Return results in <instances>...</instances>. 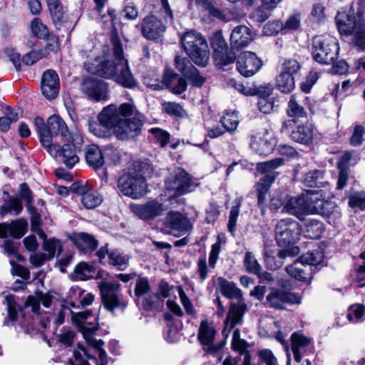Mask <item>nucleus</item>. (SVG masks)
Returning a JSON list of instances; mask_svg holds the SVG:
<instances>
[{"label": "nucleus", "mask_w": 365, "mask_h": 365, "mask_svg": "<svg viewBox=\"0 0 365 365\" xmlns=\"http://www.w3.org/2000/svg\"><path fill=\"white\" fill-rule=\"evenodd\" d=\"M300 65L299 62L295 59H287L282 64V71L281 73H286L294 76V74L297 73L300 70Z\"/></svg>", "instance_id": "nucleus-63"}, {"label": "nucleus", "mask_w": 365, "mask_h": 365, "mask_svg": "<svg viewBox=\"0 0 365 365\" xmlns=\"http://www.w3.org/2000/svg\"><path fill=\"white\" fill-rule=\"evenodd\" d=\"M128 261L129 257L127 255H124L117 250L112 251L108 254V263L120 270L127 268Z\"/></svg>", "instance_id": "nucleus-40"}, {"label": "nucleus", "mask_w": 365, "mask_h": 365, "mask_svg": "<svg viewBox=\"0 0 365 365\" xmlns=\"http://www.w3.org/2000/svg\"><path fill=\"white\" fill-rule=\"evenodd\" d=\"M165 225L170 228L171 232L177 231L185 233L192 227L188 218L179 212L170 211L168 213Z\"/></svg>", "instance_id": "nucleus-23"}, {"label": "nucleus", "mask_w": 365, "mask_h": 365, "mask_svg": "<svg viewBox=\"0 0 365 365\" xmlns=\"http://www.w3.org/2000/svg\"><path fill=\"white\" fill-rule=\"evenodd\" d=\"M176 68L182 73L184 76H186L192 71H195V67L192 64L190 61L186 57L176 56L175 59Z\"/></svg>", "instance_id": "nucleus-51"}, {"label": "nucleus", "mask_w": 365, "mask_h": 365, "mask_svg": "<svg viewBox=\"0 0 365 365\" xmlns=\"http://www.w3.org/2000/svg\"><path fill=\"white\" fill-rule=\"evenodd\" d=\"M102 304L104 308L113 313L115 310L119 309L123 312L127 302L123 299L122 295L119 293L120 284L117 282H102L98 285Z\"/></svg>", "instance_id": "nucleus-7"}, {"label": "nucleus", "mask_w": 365, "mask_h": 365, "mask_svg": "<svg viewBox=\"0 0 365 365\" xmlns=\"http://www.w3.org/2000/svg\"><path fill=\"white\" fill-rule=\"evenodd\" d=\"M111 41L113 46V56L119 60L120 66L114 79L120 86L127 88H133L136 86L137 81L131 73L128 61L124 58L122 43L119 38L114 35L112 36Z\"/></svg>", "instance_id": "nucleus-8"}, {"label": "nucleus", "mask_w": 365, "mask_h": 365, "mask_svg": "<svg viewBox=\"0 0 365 365\" xmlns=\"http://www.w3.org/2000/svg\"><path fill=\"white\" fill-rule=\"evenodd\" d=\"M48 129L46 135L48 136V146L53 145V138L60 135L63 142L72 143L74 146L79 147L83 143L81 135L77 132L71 131L65 121L58 115H53L47 120Z\"/></svg>", "instance_id": "nucleus-5"}, {"label": "nucleus", "mask_w": 365, "mask_h": 365, "mask_svg": "<svg viewBox=\"0 0 365 365\" xmlns=\"http://www.w3.org/2000/svg\"><path fill=\"white\" fill-rule=\"evenodd\" d=\"M120 192L133 199H139L147 193V184L141 175L125 174L118 182Z\"/></svg>", "instance_id": "nucleus-10"}, {"label": "nucleus", "mask_w": 365, "mask_h": 365, "mask_svg": "<svg viewBox=\"0 0 365 365\" xmlns=\"http://www.w3.org/2000/svg\"><path fill=\"white\" fill-rule=\"evenodd\" d=\"M275 145V140L267 132H259L251 137L250 147L260 155H269Z\"/></svg>", "instance_id": "nucleus-19"}, {"label": "nucleus", "mask_w": 365, "mask_h": 365, "mask_svg": "<svg viewBox=\"0 0 365 365\" xmlns=\"http://www.w3.org/2000/svg\"><path fill=\"white\" fill-rule=\"evenodd\" d=\"M142 126V120L138 117L123 118L120 125L117 126L114 135L118 140H129L140 133Z\"/></svg>", "instance_id": "nucleus-17"}, {"label": "nucleus", "mask_w": 365, "mask_h": 365, "mask_svg": "<svg viewBox=\"0 0 365 365\" xmlns=\"http://www.w3.org/2000/svg\"><path fill=\"white\" fill-rule=\"evenodd\" d=\"M6 302L7 305L8 316L11 322H14L16 321L18 317V311L19 310V306L16 303L12 297L7 296L6 297Z\"/></svg>", "instance_id": "nucleus-61"}, {"label": "nucleus", "mask_w": 365, "mask_h": 365, "mask_svg": "<svg viewBox=\"0 0 365 365\" xmlns=\"http://www.w3.org/2000/svg\"><path fill=\"white\" fill-rule=\"evenodd\" d=\"M135 294L138 297L148 294L151 291V287L147 277H139L136 280Z\"/></svg>", "instance_id": "nucleus-56"}, {"label": "nucleus", "mask_w": 365, "mask_h": 365, "mask_svg": "<svg viewBox=\"0 0 365 365\" xmlns=\"http://www.w3.org/2000/svg\"><path fill=\"white\" fill-rule=\"evenodd\" d=\"M260 364L259 365H277V360L270 350L265 349L259 352Z\"/></svg>", "instance_id": "nucleus-64"}, {"label": "nucleus", "mask_w": 365, "mask_h": 365, "mask_svg": "<svg viewBox=\"0 0 365 365\" xmlns=\"http://www.w3.org/2000/svg\"><path fill=\"white\" fill-rule=\"evenodd\" d=\"M286 271L292 277L299 281L309 280L312 269L304 264L301 260L286 267Z\"/></svg>", "instance_id": "nucleus-34"}, {"label": "nucleus", "mask_w": 365, "mask_h": 365, "mask_svg": "<svg viewBox=\"0 0 365 365\" xmlns=\"http://www.w3.org/2000/svg\"><path fill=\"white\" fill-rule=\"evenodd\" d=\"M247 310V306L245 300L230 303L228 312L224 321L223 335L227 336L232 330L242 324Z\"/></svg>", "instance_id": "nucleus-12"}, {"label": "nucleus", "mask_w": 365, "mask_h": 365, "mask_svg": "<svg viewBox=\"0 0 365 365\" xmlns=\"http://www.w3.org/2000/svg\"><path fill=\"white\" fill-rule=\"evenodd\" d=\"M10 227V235L14 238H21L26 231L27 222L23 218L13 220L9 224Z\"/></svg>", "instance_id": "nucleus-42"}, {"label": "nucleus", "mask_w": 365, "mask_h": 365, "mask_svg": "<svg viewBox=\"0 0 365 365\" xmlns=\"http://www.w3.org/2000/svg\"><path fill=\"white\" fill-rule=\"evenodd\" d=\"M51 16L55 24L60 23L63 19V6L59 0H46Z\"/></svg>", "instance_id": "nucleus-43"}, {"label": "nucleus", "mask_w": 365, "mask_h": 365, "mask_svg": "<svg viewBox=\"0 0 365 365\" xmlns=\"http://www.w3.org/2000/svg\"><path fill=\"white\" fill-rule=\"evenodd\" d=\"M304 232L308 238L319 239L324 232L323 223L316 219H307L304 222Z\"/></svg>", "instance_id": "nucleus-36"}, {"label": "nucleus", "mask_w": 365, "mask_h": 365, "mask_svg": "<svg viewBox=\"0 0 365 365\" xmlns=\"http://www.w3.org/2000/svg\"><path fill=\"white\" fill-rule=\"evenodd\" d=\"M307 214H320L325 212L326 201L321 198L318 192H307L306 193Z\"/></svg>", "instance_id": "nucleus-32"}, {"label": "nucleus", "mask_w": 365, "mask_h": 365, "mask_svg": "<svg viewBox=\"0 0 365 365\" xmlns=\"http://www.w3.org/2000/svg\"><path fill=\"white\" fill-rule=\"evenodd\" d=\"M41 92L48 99H53L58 95L59 79L57 73L52 70L46 71L42 76Z\"/></svg>", "instance_id": "nucleus-21"}, {"label": "nucleus", "mask_w": 365, "mask_h": 365, "mask_svg": "<svg viewBox=\"0 0 365 365\" xmlns=\"http://www.w3.org/2000/svg\"><path fill=\"white\" fill-rule=\"evenodd\" d=\"M267 301L274 308L282 309L284 305L289 304H299V297L281 289H271L269 294L267 296Z\"/></svg>", "instance_id": "nucleus-20"}, {"label": "nucleus", "mask_w": 365, "mask_h": 365, "mask_svg": "<svg viewBox=\"0 0 365 365\" xmlns=\"http://www.w3.org/2000/svg\"><path fill=\"white\" fill-rule=\"evenodd\" d=\"M165 29V25L154 16L144 18L141 23L142 34L148 40L155 41L160 38Z\"/></svg>", "instance_id": "nucleus-18"}, {"label": "nucleus", "mask_w": 365, "mask_h": 365, "mask_svg": "<svg viewBox=\"0 0 365 365\" xmlns=\"http://www.w3.org/2000/svg\"><path fill=\"white\" fill-rule=\"evenodd\" d=\"M89 130L96 136L101 138H106L110 136L112 131L106 129L103 125L93 123L89 124Z\"/></svg>", "instance_id": "nucleus-62"}, {"label": "nucleus", "mask_w": 365, "mask_h": 365, "mask_svg": "<svg viewBox=\"0 0 365 365\" xmlns=\"http://www.w3.org/2000/svg\"><path fill=\"white\" fill-rule=\"evenodd\" d=\"M34 125L38 133L41 144L44 148L48 143V136L46 135L48 124L46 125L43 118L37 116L34 120Z\"/></svg>", "instance_id": "nucleus-44"}, {"label": "nucleus", "mask_w": 365, "mask_h": 365, "mask_svg": "<svg viewBox=\"0 0 365 365\" xmlns=\"http://www.w3.org/2000/svg\"><path fill=\"white\" fill-rule=\"evenodd\" d=\"M300 260L312 269V266H317L323 260V254L321 250L307 252L300 257Z\"/></svg>", "instance_id": "nucleus-41"}, {"label": "nucleus", "mask_w": 365, "mask_h": 365, "mask_svg": "<svg viewBox=\"0 0 365 365\" xmlns=\"http://www.w3.org/2000/svg\"><path fill=\"white\" fill-rule=\"evenodd\" d=\"M272 88L267 87L264 88L263 93L262 94V98H260L258 106L259 109L261 112L264 113H269L272 111L274 105L272 102L267 101L266 97L269 96L272 93Z\"/></svg>", "instance_id": "nucleus-57"}, {"label": "nucleus", "mask_w": 365, "mask_h": 365, "mask_svg": "<svg viewBox=\"0 0 365 365\" xmlns=\"http://www.w3.org/2000/svg\"><path fill=\"white\" fill-rule=\"evenodd\" d=\"M244 264L247 272L253 274H259L260 271L262 270L261 265L259 264L253 254L250 252L245 254Z\"/></svg>", "instance_id": "nucleus-47"}, {"label": "nucleus", "mask_w": 365, "mask_h": 365, "mask_svg": "<svg viewBox=\"0 0 365 365\" xmlns=\"http://www.w3.org/2000/svg\"><path fill=\"white\" fill-rule=\"evenodd\" d=\"M215 334L216 330L212 323L207 320H202L200 322L197 339L202 344L210 346L214 341Z\"/></svg>", "instance_id": "nucleus-33"}, {"label": "nucleus", "mask_w": 365, "mask_h": 365, "mask_svg": "<svg viewBox=\"0 0 365 365\" xmlns=\"http://www.w3.org/2000/svg\"><path fill=\"white\" fill-rule=\"evenodd\" d=\"M163 110L169 115L183 118L187 115L185 110L180 104L175 102H165L163 104Z\"/></svg>", "instance_id": "nucleus-53"}, {"label": "nucleus", "mask_w": 365, "mask_h": 365, "mask_svg": "<svg viewBox=\"0 0 365 365\" xmlns=\"http://www.w3.org/2000/svg\"><path fill=\"white\" fill-rule=\"evenodd\" d=\"M195 184L192 181L189 174L184 170L178 168L173 178L167 182V187L175 191V195L180 196L193 190Z\"/></svg>", "instance_id": "nucleus-14"}, {"label": "nucleus", "mask_w": 365, "mask_h": 365, "mask_svg": "<svg viewBox=\"0 0 365 365\" xmlns=\"http://www.w3.org/2000/svg\"><path fill=\"white\" fill-rule=\"evenodd\" d=\"M217 281L220 292L224 297L229 299H236L237 302L244 300L242 290L235 283L223 277H219Z\"/></svg>", "instance_id": "nucleus-28"}, {"label": "nucleus", "mask_w": 365, "mask_h": 365, "mask_svg": "<svg viewBox=\"0 0 365 365\" xmlns=\"http://www.w3.org/2000/svg\"><path fill=\"white\" fill-rule=\"evenodd\" d=\"M275 180V175L267 174L256 184L255 190L257 193V204L261 208L262 213L265 211V205L267 202V194L269 190L272 183Z\"/></svg>", "instance_id": "nucleus-26"}, {"label": "nucleus", "mask_w": 365, "mask_h": 365, "mask_svg": "<svg viewBox=\"0 0 365 365\" xmlns=\"http://www.w3.org/2000/svg\"><path fill=\"white\" fill-rule=\"evenodd\" d=\"M292 139L297 143L307 145L314 138L313 125L310 123L299 125L290 135Z\"/></svg>", "instance_id": "nucleus-29"}, {"label": "nucleus", "mask_w": 365, "mask_h": 365, "mask_svg": "<svg viewBox=\"0 0 365 365\" xmlns=\"http://www.w3.org/2000/svg\"><path fill=\"white\" fill-rule=\"evenodd\" d=\"M348 204L354 209H365V192H355L349 197Z\"/></svg>", "instance_id": "nucleus-54"}, {"label": "nucleus", "mask_w": 365, "mask_h": 365, "mask_svg": "<svg viewBox=\"0 0 365 365\" xmlns=\"http://www.w3.org/2000/svg\"><path fill=\"white\" fill-rule=\"evenodd\" d=\"M312 343V339L305 336L301 331L294 332L291 336V349L294 359L297 363H300L302 356L307 348Z\"/></svg>", "instance_id": "nucleus-25"}, {"label": "nucleus", "mask_w": 365, "mask_h": 365, "mask_svg": "<svg viewBox=\"0 0 365 365\" xmlns=\"http://www.w3.org/2000/svg\"><path fill=\"white\" fill-rule=\"evenodd\" d=\"M234 204L235 205L232 207L230 212L229 222L227 225L228 230L231 233H233L235 230L237 220L240 213V207L241 205V202L239 200H236L234 202Z\"/></svg>", "instance_id": "nucleus-59"}, {"label": "nucleus", "mask_w": 365, "mask_h": 365, "mask_svg": "<svg viewBox=\"0 0 365 365\" xmlns=\"http://www.w3.org/2000/svg\"><path fill=\"white\" fill-rule=\"evenodd\" d=\"M22 210L23 205L21 199L10 196L1 206L0 215L4 216L8 213H13L14 215H18L21 212Z\"/></svg>", "instance_id": "nucleus-37"}, {"label": "nucleus", "mask_w": 365, "mask_h": 365, "mask_svg": "<svg viewBox=\"0 0 365 365\" xmlns=\"http://www.w3.org/2000/svg\"><path fill=\"white\" fill-rule=\"evenodd\" d=\"M336 23L341 34L351 36V43L359 51L365 50V30L363 11H341L336 16Z\"/></svg>", "instance_id": "nucleus-1"}, {"label": "nucleus", "mask_w": 365, "mask_h": 365, "mask_svg": "<svg viewBox=\"0 0 365 365\" xmlns=\"http://www.w3.org/2000/svg\"><path fill=\"white\" fill-rule=\"evenodd\" d=\"M72 314V320L77 323L80 327V331L87 343L88 346L93 348L98 353L99 361L97 365H107L108 359L106 351L102 348L104 344L101 339L96 340L95 339L96 332L98 330V324H85L86 320L91 315V312L85 311Z\"/></svg>", "instance_id": "nucleus-3"}, {"label": "nucleus", "mask_w": 365, "mask_h": 365, "mask_svg": "<svg viewBox=\"0 0 365 365\" xmlns=\"http://www.w3.org/2000/svg\"><path fill=\"white\" fill-rule=\"evenodd\" d=\"M119 67V60L115 58L114 61L108 60L101 62L95 72L103 77L114 78L118 72Z\"/></svg>", "instance_id": "nucleus-35"}, {"label": "nucleus", "mask_w": 365, "mask_h": 365, "mask_svg": "<svg viewBox=\"0 0 365 365\" xmlns=\"http://www.w3.org/2000/svg\"><path fill=\"white\" fill-rule=\"evenodd\" d=\"M73 241L78 249L85 252L93 251L98 246V242L95 237L86 232L75 234Z\"/></svg>", "instance_id": "nucleus-31"}, {"label": "nucleus", "mask_w": 365, "mask_h": 365, "mask_svg": "<svg viewBox=\"0 0 365 365\" xmlns=\"http://www.w3.org/2000/svg\"><path fill=\"white\" fill-rule=\"evenodd\" d=\"M323 173L320 170H313L307 173L304 178V183L308 187H319L322 183Z\"/></svg>", "instance_id": "nucleus-52"}, {"label": "nucleus", "mask_w": 365, "mask_h": 365, "mask_svg": "<svg viewBox=\"0 0 365 365\" xmlns=\"http://www.w3.org/2000/svg\"><path fill=\"white\" fill-rule=\"evenodd\" d=\"M339 52L337 40L334 36L324 34L312 38V56L315 61L325 65L334 63Z\"/></svg>", "instance_id": "nucleus-4"}, {"label": "nucleus", "mask_w": 365, "mask_h": 365, "mask_svg": "<svg viewBox=\"0 0 365 365\" xmlns=\"http://www.w3.org/2000/svg\"><path fill=\"white\" fill-rule=\"evenodd\" d=\"M284 164V160L283 158H277L269 161L257 163L256 169L261 173H266V175L272 174L276 176V173L274 172V170L283 165Z\"/></svg>", "instance_id": "nucleus-39"}, {"label": "nucleus", "mask_w": 365, "mask_h": 365, "mask_svg": "<svg viewBox=\"0 0 365 365\" xmlns=\"http://www.w3.org/2000/svg\"><path fill=\"white\" fill-rule=\"evenodd\" d=\"M58 294L53 292H47L43 293L42 292H36V297L29 296L26 304L27 307H31L34 313L38 314L40 310V302L46 308H49L55 303L57 299Z\"/></svg>", "instance_id": "nucleus-22"}, {"label": "nucleus", "mask_w": 365, "mask_h": 365, "mask_svg": "<svg viewBox=\"0 0 365 365\" xmlns=\"http://www.w3.org/2000/svg\"><path fill=\"white\" fill-rule=\"evenodd\" d=\"M134 111L135 107L129 103H122L118 108L110 104L101 110L98 120L106 129L110 130L114 134L122 119L132 115Z\"/></svg>", "instance_id": "nucleus-6"}, {"label": "nucleus", "mask_w": 365, "mask_h": 365, "mask_svg": "<svg viewBox=\"0 0 365 365\" xmlns=\"http://www.w3.org/2000/svg\"><path fill=\"white\" fill-rule=\"evenodd\" d=\"M306 200V193L297 197H292L284 205L283 211L299 218L301 215L307 214Z\"/></svg>", "instance_id": "nucleus-27"}, {"label": "nucleus", "mask_w": 365, "mask_h": 365, "mask_svg": "<svg viewBox=\"0 0 365 365\" xmlns=\"http://www.w3.org/2000/svg\"><path fill=\"white\" fill-rule=\"evenodd\" d=\"M181 43L195 64L206 66L210 59V51L205 38L200 32L195 30L185 32L181 36Z\"/></svg>", "instance_id": "nucleus-2"}, {"label": "nucleus", "mask_w": 365, "mask_h": 365, "mask_svg": "<svg viewBox=\"0 0 365 365\" xmlns=\"http://www.w3.org/2000/svg\"><path fill=\"white\" fill-rule=\"evenodd\" d=\"M236 64L241 75L250 77L260 69L262 61L255 53L245 51L238 56Z\"/></svg>", "instance_id": "nucleus-16"}, {"label": "nucleus", "mask_w": 365, "mask_h": 365, "mask_svg": "<svg viewBox=\"0 0 365 365\" xmlns=\"http://www.w3.org/2000/svg\"><path fill=\"white\" fill-rule=\"evenodd\" d=\"M64 143L62 146L56 143L49 146L47 144L44 148L57 162L64 164L68 168H72L79 161L77 150L81 145L76 147L72 143Z\"/></svg>", "instance_id": "nucleus-11"}, {"label": "nucleus", "mask_w": 365, "mask_h": 365, "mask_svg": "<svg viewBox=\"0 0 365 365\" xmlns=\"http://www.w3.org/2000/svg\"><path fill=\"white\" fill-rule=\"evenodd\" d=\"M85 159L87 164L96 170L103 167L105 163L104 155L96 145H91L86 148Z\"/></svg>", "instance_id": "nucleus-30"}, {"label": "nucleus", "mask_w": 365, "mask_h": 365, "mask_svg": "<svg viewBox=\"0 0 365 365\" xmlns=\"http://www.w3.org/2000/svg\"><path fill=\"white\" fill-rule=\"evenodd\" d=\"M253 40V34L246 26H237L230 35V44L232 48L240 49L247 46Z\"/></svg>", "instance_id": "nucleus-24"}, {"label": "nucleus", "mask_w": 365, "mask_h": 365, "mask_svg": "<svg viewBox=\"0 0 365 365\" xmlns=\"http://www.w3.org/2000/svg\"><path fill=\"white\" fill-rule=\"evenodd\" d=\"M275 239L280 247L294 244L299 238L302 229L299 224L292 218L278 221L275 225Z\"/></svg>", "instance_id": "nucleus-9"}, {"label": "nucleus", "mask_w": 365, "mask_h": 365, "mask_svg": "<svg viewBox=\"0 0 365 365\" xmlns=\"http://www.w3.org/2000/svg\"><path fill=\"white\" fill-rule=\"evenodd\" d=\"M103 197L98 193L88 192L81 197V202L87 209H94L101 204Z\"/></svg>", "instance_id": "nucleus-46"}, {"label": "nucleus", "mask_w": 365, "mask_h": 365, "mask_svg": "<svg viewBox=\"0 0 365 365\" xmlns=\"http://www.w3.org/2000/svg\"><path fill=\"white\" fill-rule=\"evenodd\" d=\"M131 209L139 218L148 220L163 215L168 210V207L162 202L153 200L143 204L132 205Z\"/></svg>", "instance_id": "nucleus-15"}, {"label": "nucleus", "mask_w": 365, "mask_h": 365, "mask_svg": "<svg viewBox=\"0 0 365 365\" xmlns=\"http://www.w3.org/2000/svg\"><path fill=\"white\" fill-rule=\"evenodd\" d=\"M31 27L33 34L38 38H45L48 35V28L38 18L33 20Z\"/></svg>", "instance_id": "nucleus-58"}, {"label": "nucleus", "mask_w": 365, "mask_h": 365, "mask_svg": "<svg viewBox=\"0 0 365 365\" xmlns=\"http://www.w3.org/2000/svg\"><path fill=\"white\" fill-rule=\"evenodd\" d=\"M43 249L47 252L46 255L48 259L53 258L56 251H58V254L62 252L61 242L56 238H50L48 240H45L43 243Z\"/></svg>", "instance_id": "nucleus-45"}, {"label": "nucleus", "mask_w": 365, "mask_h": 365, "mask_svg": "<svg viewBox=\"0 0 365 365\" xmlns=\"http://www.w3.org/2000/svg\"><path fill=\"white\" fill-rule=\"evenodd\" d=\"M221 123L227 131H233L235 130L238 125L239 118L237 113L233 112H227L226 114L221 118Z\"/></svg>", "instance_id": "nucleus-49"}, {"label": "nucleus", "mask_w": 365, "mask_h": 365, "mask_svg": "<svg viewBox=\"0 0 365 365\" xmlns=\"http://www.w3.org/2000/svg\"><path fill=\"white\" fill-rule=\"evenodd\" d=\"M94 272V267L86 262L78 263L75 268V273L81 280H87L92 277Z\"/></svg>", "instance_id": "nucleus-50"}, {"label": "nucleus", "mask_w": 365, "mask_h": 365, "mask_svg": "<svg viewBox=\"0 0 365 365\" xmlns=\"http://www.w3.org/2000/svg\"><path fill=\"white\" fill-rule=\"evenodd\" d=\"M287 114L290 117L301 118L305 115L304 108L300 106L296 96H292L289 102Z\"/></svg>", "instance_id": "nucleus-48"}, {"label": "nucleus", "mask_w": 365, "mask_h": 365, "mask_svg": "<svg viewBox=\"0 0 365 365\" xmlns=\"http://www.w3.org/2000/svg\"><path fill=\"white\" fill-rule=\"evenodd\" d=\"M365 312V307L360 304L349 307L347 319L350 322L356 323L362 318Z\"/></svg>", "instance_id": "nucleus-55"}, {"label": "nucleus", "mask_w": 365, "mask_h": 365, "mask_svg": "<svg viewBox=\"0 0 365 365\" xmlns=\"http://www.w3.org/2000/svg\"><path fill=\"white\" fill-rule=\"evenodd\" d=\"M277 88L284 93H289L295 88L294 76L286 73H281L276 79Z\"/></svg>", "instance_id": "nucleus-38"}, {"label": "nucleus", "mask_w": 365, "mask_h": 365, "mask_svg": "<svg viewBox=\"0 0 365 365\" xmlns=\"http://www.w3.org/2000/svg\"><path fill=\"white\" fill-rule=\"evenodd\" d=\"M81 89L83 93L96 101H106L108 99V86L102 80L86 78L81 83Z\"/></svg>", "instance_id": "nucleus-13"}, {"label": "nucleus", "mask_w": 365, "mask_h": 365, "mask_svg": "<svg viewBox=\"0 0 365 365\" xmlns=\"http://www.w3.org/2000/svg\"><path fill=\"white\" fill-rule=\"evenodd\" d=\"M269 11V9H267V8L262 5L250 14V19L255 22L262 23L269 17L270 14Z\"/></svg>", "instance_id": "nucleus-60"}]
</instances>
